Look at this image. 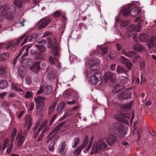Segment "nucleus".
<instances>
[{
    "label": "nucleus",
    "mask_w": 156,
    "mask_h": 156,
    "mask_svg": "<svg viewBox=\"0 0 156 156\" xmlns=\"http://www.w3.org/2000/svg\"><path fill=\"white\" fill-rule=\"evenodd\" d=\"M136 54V53L133 51H129V57L132 58Z\"/></svg>",
    "instance_id": "6e6d98bb"
},
{
    "label": "nucleus",
    "mask_w": 156,
    "mask_h": 156,
    "mask_svg": "<svg viewBox=\"0 0 156 156\" xmlns=\"http://www.w3.org/2000/svg\"><path fill=\"white\" fill-rule=\"evenodd\" d=\"M22 130L18 131L17 136L16 137V143L17 146L18 147L20 148L22 146L23 144L25 136L27 135V134L25 135L23 134V135H22Z\"/></svg>",
    "instance_id": "6e6552de"
},
{
    "label": "nucleus",
    "mask_w": 156,
    "mask_h": 156,
    "mask_svg": "<svg viewBox=\"0 0 156 156\" xmlns=\"http://www.w3.org/2000/svg\"><path fill=\"white\" fill-rule=\"evenodd\" d=\"M151 45L150 44H148V47L150 49H151L152 48H153L156 52V37L153 39L151 38Z\"/></svg>",
    "instance_id": "5701e85b"
},
{
    "label": "nucleus",
    "mask_w": 156,
    "mask_h": 156,
    "mask_svg": "<svg viewBox=\"0 0 156 156\" xmlns=\"http://www.w3.org/2000/svg\"><path fill=\"white\" fill-rule=\"evenodd\" d=\"M140 10L137 8H131L129 6H125L120 11V12L124 16H129L130 14L133 16L136 17L139 13Z\"/></svg>",
    "instance_id": "f03ea898"
},
{
    "label": "nucleus",
    "mask_w": 156,
    "mask_h": 156,
    "mask_svg": "<svg viewBox=\"0 0 156 156\" xmlns=\"http://www.w3.org/2000/svg\"><path fill=\"white\" fill-rule=\"evenodd\" d=\"M100 60L97 58L90 59L89 62L90 69L92 71H95L99 68Z\"/></svg>",
    "instance_id": "1a4fd4ad"
},
{
    "label": "nucleus",
    "mask_w": 156,
    "mask_h": 156,
    "mask_svg": "<svg viewBox=\"0 0 156 156\" xmlns=\"http://www.w3.org/2000/svg\"><path fill=\"white\" fill-rule=\"evenodd\" d=\"M45 56L44 53L39 52L34 57L35 60H44Z\"/></svg>",
    "instance_id": "c85d7f7f"
},
{
    "label": "nucleus",
    "mask_w": 156,
    "mask_h": 156,
    "mask_svg": "<svg viewBox=\"0 0 156 156\" xmlns=\"http://www.w3.org/2000/svg\"><path fill=\"white\" fill-rule=\"evenodd\" d=\"M56 105V102L50 106L49 110H51V111H52L54 109V108H55Z\"/></svg>",
    "instance_id": "69168bd1"
},
{
    "label": "nucleus",
    "mask_w": 156,
    "mask_h": 156,
    "mask_svg": "<svg viewBox=\"0 0 156 156\" xmlns=\"http://www.w3.org/2000/svg\"><path fill=\"white\" fill-rule=\"evenodd\" d=\"M51 19L47 17L41 19L37 24L38 29H41L44 28L51 22Z\"/></svg>",
    "instance_id": "9d476101"
},
{
    "label": "nucleus",
    "mask_w": 156,
    "mask_h": 156,
    "mask_svg": "<svg viewBox=\"0 0 156 156\" xmlns=\"http://www.w3.org/2000/svg\"><path fill=\"white\" fill-rule=\"evenodd\" d=\"M44 94L47 95L51 94L52 92V87L50 85H47L44 88Z\"/></svg>",
    "instance_id": "a878e982"
},
{
    "label": "nucleus",
    "mask_w": 156,
    "mask_h": 156,
    "mask_svg": "<svg viewBox=\"0 0 156 156\" xmlns=\"http://www.w3.org/2000/svg\"><path fill=\"white\" fill-rule=\"evenodd\" d=\"M9 54L8 53H4L0 55V61H5L9 57Z\"/></svg>",
    "instance_id": "72a5a7b5"
},
{
    "label": "nucleus",
    "mask_w": 156,
    "mask_h": 156,
    "mask_svg": "<svg viewBox=\"0 0 156 156\" xmlns=\"http://www.w3.org/2000/svg\"><path fill=\"white\" fill-rule=\"evenodd\" d=\"M32 95L31 93L29 91H27L25 94V97L26 98H30L32 97Z\"/></svg>",
    "instance_id": "052dcab7"
},
{
    "label": "nucleus",
    "mask_w": 156,
    "mask_h": 156,
    "mask_svg": "<svg viewBox=\"0 0 156 156\" xmlns=\"http://www.w3.org/2000/svg\"><path fill=\"white\" fill-rule=\"evenodd\" d=\"M66 147V144L65 143H62V145L59 146L58 148V152L62 153L63 154L64 153V150Z\"/></svg>",
    "instance_id": "58836bf2"
},
{
    "label": "nucleus",
    "mask_w": 156,
    "mask_h": 156,
    "mask_svg": "<svg viewBox=\"0 0 156 156\" xmlns=\"http://www.w3.org/2000/svg\"><path fill=\"white\" fill-rule=\"evenodd\" d=\"M147 35L146 34H142L139 37V39L142 42L146 41L147 39Z\"/></svg>",
    "instance_id": "4c0bfd02"
},
{
    "label": "nucleus",
    "mask_w": 156,
    "mask_h": 156,
    "mask_svg": "<svg viewBox=\"0 0 156 156\" xmlns=\"http://www.w3.org/2000/svg\"><path fill=\"white\" fill-rule=\"evenodd\" d=\"M47 123L45 124L44 126V129L42 131L41 133H43L44 134V133H45L49 128L50 127L48 125H46Z\"/></svg>",
    "instance_id": "bf43d9fd"
},
{
    "label": "nucleus",
    "mask_w": 156,
    "mask_h": 156,
    "mask_svg": "<svg viewBox=\"0 0 156 156\" xmlns=\"http://www.w3.org/2000/svg\"><path fill=\"white\" fill-rule=\"evenodd\" d=\"M39 35L36 33H34L30 35L27 36L24 40L23 42L21 44L20 46L23 45L28 40L29 41L34 42L38 37Z\"/></svg>",
    "instance_id": "f3484780"
},
{
    "label": "nucleus",
    "mask_w": 156,
    "mask_h": 156,
    "mask_svg": "<svg viewBox=\"0 0 156 156\" xmlns=\"http://www.w3.org/2000/svg\"><path fill=\"white\" fill-rule=\"evenodd\" d=\"M9 144V141L8 140H5L4 143L3 145V149H4L5 148V147H6Z\"/></svg>",
    "instance_id": "338daca9"
},
{
    "label": "nucleus",
    "mask_w": 156,
    "mask_h": 156,
    "mask_svg": "<svg viewBox=\"0 0 156 156\" xmlns=\"http://www.w3.org/2000/svg\"><path fill=\"white\" fill-rule=\"evenodd\" d=\"M36 47L38 49L39 52L44 53L46 51V48L44 45H36Z\"/></svg>",
    "instance_id": "e433bc0d"
},
{
    "label": "nucleus",
    "mask_w": 156,
    "mask_h": 156,
    "mask_svg": "<svg viewBox=\"0 0 156 156\" xmlns=\"http://www.w3.org/2000/svg\"><path fill=\"white\" fill-rule=\"evenodd\" d=\"M66 105V103L63 102H62L58 105L56 110L58 113H60L64 109Z\"/></svg>",
    "instance_id": "cd10ccee"
},
{
    "label": "nucleus",
    "mask_w": 156,
    "mask_h": 156,
    "mask_svg": "<svg viewBox=\"0 0 156 156\" xmlns=\"http://www.w3.org/2000/svg\"><path fill=\"white\" fill-rule=\"evenodd\" d=\"M26 34H25L22 35L16 41V42H10L7 44V45L6 46L5 48L6 49H10L12 48L15 47L16 45H18L20 43V42L26 37Z\"/></svg>",
    "instance_id": "4468645a"
},
{
    "label": "nucleus",
    "mask_w": 156,
    "mask_h": 156,
    "mask_svg": "<svg viewBox=\"0 0 156 156\" xmlns=\"http://www.w3.org/2000/svg\"><path fill=\"white\" fill-rule=\"evenodd\" d=\"M47 122V120L44 121L42 125H41V126L38 128L37 131L34 133V135L35 136V138L37 137V135L39 134L40 131L42 129L44 126L45 124Z\"/></svg>",
    "instance_id": "f704fd0d"
},
{
    "label": "nucleus",
    "mask_w": 156,
    "mask_h": 156,
    "mask_svg": "<svg viewBox=\"0 0 156 156\" xmlns=\"http://www.w3.org/2000/svg\"><path fill=\"white\" fill-rule=\"evenodd\" d=\"M72 114V111L70 109H68L66 111L65 114L67 117L70 116Z\"/></svg>",
    "instance_id": "4d7b16f0"
},
{
    "label": "nucleus",
    "mask_w": 156,
    "mask_h": 156,
    "mask_svg": "<svg viewBox=\"0 0 156 156\" xmlns=\"http://www.w3.org/2000/svg\"><path fill=\"white\" fill-rule=\"evenodd\" d=\"M82 150V148L81 147H79L77 148L75 151V154L76 155H78L80 154V152H81Z\"/></svg>",
    "instance_id": "de8ad7c7"
},
{
    "label": "nucleus",
    "mask_w": 156,
    "mask_h": 156,
    "mask_svg": "<svg viewBox=\"0 0 156 156\" xmlns=\"http://www.w3.org/2000/svg\"><path fill=\"white\" fill-rule=\"evenodd\" d=\"M30 47L31 46H24L23 47V48L21 49L20 52V53H21V54H22L23 51H25L24 53L21 56V58H23L24 57H25L26 56H27L28 53V52L29 51V49Z\"/></svg>",
    "instance_id": "393cba45"
},
{
    "label": "nucleus",
    "mask_w": 156,
    "mask_h": 156,
    "mask_svg": "<svg viewBox=\"0 0 156 156\" xmlns=\"http://www.w3.org/2000/svg\"><path fill=\"white\" fill-rule=\"evenodd\" d=\"M18 74L22 78H23L24 77L25 74L24 72L21 69V68H19L18 70Z\"/></svg>",
    "instance_id": "79ce46f5"
},
{
    "label": "nucleus",
    "mask_w": 156,
    "mask_h": 156,
    "mask_svg": "<svg viewBox=\"0 0 156 156\" xmlns=\"http://www.w3.org/2000/svg\"><path fill=\"white\" fill-rule=\"evenodd\" d=\"M57 117V115L55 114L51 118L49 123L50 126H51L52 123Z\"/></svg>",
    "instance_id": "864d4df0"
},
{
    "label": "nucleus",
    "mask_w": 156,
    "mask_h": 156,
    "mask_svg": "<svg viewBox=\"0 0 156 156\" xmlns=\"http://www.w3.org/2000/svg\"><path fill=\"white\" fill-rule=\"evenodd\" d=\"M41 63V61L34 62L33 66L30 68V69L35 73H37L40 69V64Z\"/></svg>",
    "instance_id": "aec40b11"
},
{
    "label": "nucleus",
    "mask_w": 156,
    "mask_h": 156,
    "mask_svg": "<svg viewBox=\"0 0 156 156\" xmlns=\"http://www.w3.org/2000/svg\"><path fill=\"white\" fill-rule=\"evenodd\" d=\"M17 133V130L15 128H14L12 132V133L11 135V141L12 142V143L11 144V146L9 147V149H8L7 150V151L8 153H9V152H10L11 150H12V149L13 146V144H12V143H13V141H14V138L15 137Z\"/></svg>",
    "instance_id": "6ab92c4d"
},
{
    "label": "nucleus",
    "mask_w": 156,
    "mask_h": 156,
    "mask_svg": "<svg viewBox=\"0 0 156 156\" xmlns=\"http://www.w3.org/2000/svg\"><path fill=\"white\" fill-rule=\"evenodd\" d=\"M128 21L126 20L122 21L120 23V25L122 27H126L129 24Z\"/></svg>",
    "instance_id": "3c124183"
},
{
    "label": "nucleus",
    "mask_w": 156,
    "mask_h": 156,
    "mask_svg": "<svg viewBox=\"0 0 156 156\" xmlns=\"http://www.w3.org/2000/svg\"><path fill=\"white\" fill-rule=\"evenodd\" d=\"M6 69V68L5 67L0 68V75L1 76L3 77L5 75Z\"/></svg>",
    "instance_id": "a18cd8bd"
},
{
    "label": "nucleus",
    "mask_w": 156,
    "mask_h": 156,
    "mask_svg": "<svg viewBox=\"0 0 156 156\" xmlns=\"http://www.w3.org/2000/svg\"><path fill=\"white\" fill-rule=\"evenodd\" d=\"M88 142V137L86 136L85 138L83 144L82 145V147L84 148L87 147Z\"/></svg>",
    "instance_id": "09e8293b"
},
{
    "label": "nucleus",
    "mask_w": 156,
    "mask_h": 156,
    "mask_svg": "<svg viewBox=\"0 0 156 156\" xmlns=\"http://www.w3.org/2000/svg\"><path fill=\"white\" fill-rule=\"evenodd\" d=\"M68 94H69L70 96L74 98L75 100L78 98L79 97L77 92L74 90H70L69 93Z\"/></svg>",
    "instance_id": "473e14b6"
},
{
    "label": "nucleus",
    "mask_w": 156,
    "mask_h": 156,
    "mask_svg": "<svg viewBox=\"0 0 156 156\" xmlns=\"http://www.w3.org/2000/svg\"><path fill=\"white\" fill-rule=\"evenodd\" d=\"M12 89L15 91H21L22 90L20 88L19 85L14 83H12Z\"/></svg>",
    "instance_id": "c756f323"
},
{
    "label": "nucleus",
    "mask_w": 156,
    "mask_h": 156,
    "mask_svg": "<svg viewBox=\"0 0 156 156\" xmlns=\"http://www.w3.org/2000/svg\"><path fill=\"white\" fill-rule=\"evenodd\" d=\"M57 132L58 131L57 130H54V129L53 131L49 133L47 137V139L46 140L47 143H48L50 140L56 136V135Z\"/></svg>",
    "instance_id": "4be33fe9"
},
{
    "label": "nucleus",
    "mask_w": 156,
    "mask_h": 156,
    "mask_svg": "<svg viewBox=\"0 0 156 156\" xmlns=\"http://www.w3.org/2000/svg\"><path fill=\"white\" fill-rule=\"evenodd\" d=\"M134 100H132L128 103L123 104L120 106V108L123 110H127L131 108Z\"/></svg>",
    "instance_id": "412c9836"
},
{
    "label": "nucleus",
    "mask_w": 156,
    "mask_h": 156,
    "mask_svg": "<svg viewBox=\"0 0 156 156\" xmlns=\"http://www.w3.org/2000/svg\"><path fill=\"white\" fill-rule=\"evenodd\" d=\"M44 135V134L43 133H41L40 135L39 138H37V141L38 142H40L43 139Z\"/></svg>",
    "instance_id": "680f3d73"
},
{
    "label": "nucleus",
    "mask_w": 156,
    "mask_h": 156,
    "mask_svg": "<svg viewBox=\"0 0 156 156\" xmlns=\"http://www.w3.org/2000/svg\"><path fill=\"white\" fill-rule=\"evenodd\" d=\"M61 12L60 11H56L53 13V16L55 18L59 17L61 14Z\"/></svg>",
    "instance_id": "49530a36"
},
{
    "label": "nucleus",
    "mask_w": 156,
    "mask_h": 156,
    "mask_svg": "<svg viewBox=\"0 0 156 156\" xmlns=\"http://www.w3.org/2000/svg\"><path fill=\"white\" fill-rule=\"evenodd\" d=\"M94 136H93V135L91 136L90 138L89 145L88 146V147L87 148V151H88L89 150H90L91 144H92V141L94 140Z\"/></svg>",
    "instance_id": "8fccbe9b"
},
{
    "label": "nucleus",
    "mask_w": 156,
    "mask_h": 156,
    "mask_svg": "<svg viewBox=\"0 0 156 156\" xmlns=\"http://www.w3.org/2000/svg\"><path fill=\"white\" fill-rule=\"evenodd\" d=\"M47 41L46 39H42V38H40L38 41L37 43L40 44H44L46 43Z\"/></svg>",
    "instance_id": "603ef678"
},
{
    "label": "nucleus",
    "mask_w": 156,
    "mask_h": 156,
    "mask_svg": "<svg viewBox=\"0 0 156 156\" xmlns=\"http://www.w3.org/2000/svg\"><path fill=\"white\" fill-rule=\"evenodd\" d=\"M21 55V53H20L17 56V57L14 59V60L13 61V65L14 66H15V65L16 64V63H17V60Z\"/></svg>",
    "instance_id": "13d9d810"
},
{
    "label": "nucleus",
    "mask_w": 156,
    "mask_h": 156,
    "mask_svg": "<svg viewBox=\"0 0 156 156\" xmlns=\"http://www.w3.org/2000/svg\"><path fill=\"white\" fill-rule=\"evenodd\" d=\"M9 7L7 4L2 5L0 6V12L2 15L6 16L8 20H11L13 17V14L9 11Z\"/></svg>",
    "instance_id": "423d86ee"
},
{
    "label": "nucleus",
    "mask_w": 156,
    "mask_h": 156,
    "mask_svg": "<svg viewBox=\"0 0 156 156\" xmlns=\"http://www.w3.org/2000/svg\"><path fill=\"white\" fill-rule=\"evenodd\" d=\"M47 70L49 71L48 73V77L49 80H52L55 77V72L54 71L50 70L49 67L47 68Z\"/></svg>",
    "instance_id": "bb28decb"
},
{
    "label": "nucleus",
    "mask_w": 156,
    "mask_h": 156,
    "mask_svg": "<svg viewBox=\"0 0 156 156\" xmlns=\"http://www.w3.org/2000/svg\"><path fill=\"white\" fill-rule=\"evenodd\" d=\"M130 117V115L128 113H122L120 115L116 117V119L119 121L121 122L126 124L129 123L128 121L126 118L129 119Z\"/></svg>",
    "instance_id": "f8f14e48"
},
{
    "label": "nucleus",
    "mask_w": 156,
    "mask_h": 156,
    "mask_svg": "<svg viewBox=\"0 0 156 156\" xmlns=\"http://www.w3.org/2000/svg\"><path fill=\"white\" fill-rule=\"evenodd\" d=\"M116 76L115 74L111 72L110 71L107 72L104 76V81L106 83L110 80L111 82H113Z\"/></svg>",
    "instance_id": "9b49d317"
},
{
    "label": "nucleus",
    "mask_w": 156,
    "mask_h": 156,
    "mask_svg": "<svg viewBox=\"0 0 156 156\" xmlns=\"http://www.w3.org/2000/svg\"><path fill=\"white\" fill-rule=\"evenodd\" d=\"M101 74L99 72H95L94 75L90 77V82L92 84H95L98 82V78H101Z\"/></svg>",
    "instance_id": "dca6fc26"
},
{
    "label": "nucleus",
    "mask_w": 156,
    "mask_h": 156,
    "mask_svg": "<svg viewBox=\"0 0 156 156\" xmlns=\"http://www.w3.org/2000/svg\"><path fill=\"white\" fill-rule=\"evenodd\" d=\"M118 97L121 100L131 99L132 97V93L128 90H125L120 93Z\"/></svg>",
    "instance_id": "ddd939ff"
},
{
    "label": "nucleus",
    "mask_w": 156,
    "mask_h": 156,
    "mask_svg": "<svg viewBox=\"0 0 156 156\" xmlns=\"http://www.w3.org/2000/svg\"><path fill=\"white\" fill-rule=\"evenodd\" d=\"M48 41V48H52V52L54 54V58H56L58 55L59 52V47L57 43V41L55 39L49 38Z\"/></svg>",
    "instance_id": "7ed1b4c3"
},
{
    "label": "nucleus",
    "mask_w": 156,
    "mask_h": 156,
    "mask_svg": "<svg viewBox=\"0 0 156 156\" xmlns=\"http://www.w3.org/2000/svg\"><path fill=\"white\" fill-rule=\"evenodd\" d=\"M112 127L114 130L118 132L117 135L119 138L124 137L126 134L124 126L119 122L114 123L112 125Z\"/></svg>",
    "instance_id": "20e7f679"
},
{
    "label": "nucleus",
    "mask_w": 156,
    "mask_h": 156,
    "mask_svg": "<svg viewBox=\"0 0 156 156\" xmlns=\"http://www.w3.org/2000/svg\"><path fill=\"white\" fill-rule=\"evenodd\" d=\"M14 4L18 8H20L22 6V2L20 0H15Z\"/></svg>",
    "instance_id": "a19ab883"
},
{
    "label": "nucleus",
    "mask_w": 156,
    "mask_h": 156,
    "mask_svg": "<svg viewBox=\"0 0 156 156\" xmlns=\"http://www.w3.org/2000/svg\"><path fill=\"white\" fill-rule=\"evenodd\" d=\"M48 61L52 65L55 64L53 58L52 56H50L48 58Z\"/></svg>",
    "instance_id": "e2e57ef3"
},
{
    "label": "nucleus",
    "mask_w": 156,
    "mask_h": 156,
    "mask_svg": "<svg viewBox=\"0 0 156 156\" xmlns=\"http://www.w3.org/2000/svg\"><path fill=\"white\" fill-rule=\"evenodd\" d=\"M80 142V139L79 137L76 138L74 140V145L73 146V148L75 147Z\"/></svg>",
    "instance_id": "5fc2aeb1"
},
{
    "label": "nucleus",
    "mask_w": 156,
    "mask_h": 156,
    "mask_svg": "<svg viewBox=\"0 0 156 156\" xmlns=\"http://www.w3.org/2000/svg\"><path fill=\"white\" fill-rule=\"evenodd\" d=\"M133 49L137 51H140L142 50L143 46L140 44H136L133 47Z\"/></svg>",
    "instance_id": "2f4dec72"
},
{
    "label": "nucleus",
    "mask_w": 156,
    "mask_h": 156,
    "mask_svg": "<svg viewBox=\"0 0 156 156\" xmlns=\"http://www.w3.org/2000/svg\"><path fill=\"white\" fill-rule=\"evenodd\" d=\"M125 88V85L122 84V85L120 84H117L116 86L114 87V90L113 92L115 93H116L119 92L120 90L123 89Z\"/></svg>",
    "instance_id": "b1692460"
},
{
    "label": "nucleus",
    "mask_w": 156,
    "mask_h": 156,
    "mask_svg": "<svg viewBox=\"0 0 156 156\" xmlns=\"http://www.w3.org/2000/svg\"><path fill=\"white\" fill-rule=\"evenodd\" d=\"M66 123L65 121H63L59 123L57 126L54 128V130H56L57 131H59L60 129V128L63 126Z\"/></svg>",
    "instance_id": "c9c22d12"
},
{
    "label": "nucleus",
    "mask_w": 156,
    "mask_h": 156,
    "mask_svg": "<svg viewBox=\"0 0 156 156\" xmlns=\"http://www.w3.org/2000/svg\"><path fill=\"white\" fill-rule=\"evenodd\" d=\"M45 98L44 97L39 96L34 99L35 102L36 108L37 110L41 111L43 110L45 106L44 101Z\"/></svg>",
    "instance_id": "0eeeda50"
},
{
    "label": "nucleus",
    "mask_w": 156,
    "mask_h": 156,
    "mask_svg": "<svg viewBox=\"0 0 156 156\" xmlns=\"http://www.w3.org/2000/svg\"><path fill=\"white\" fill-rule=\"evenodd\" d=\"M107 147L106 144L102 140L98 139V142H94L92 146L90 154H93L98 153L99 151L105 149Z\"/></svg>",
    "instance_id": "39448f33"
},
{
    "label": "nucleus",
    "mask_w": 156,
    "mask_h": 156,
    "mask_svg": "<svg viewBox=\"0 0 156 156\" xmlns=\"http://www.w3.org/2000/svg\"><path fill=\"white\" fill-rule=\"evenodd\" d=\"M32 122H28L27 128V129L25 130L24 131L23 133V134L24 135H25L26 134H27L31 126H32Z\"/></svg>",
    "instance_id": "c03bdc74"
},
{
    "label": "nucleus",
    "mask_w": 156,
    "mask_h": 156,
    "mask_svg": "<svg viewBox=\"0 0 156 156\" xmlns=\"http://www.w3.org/2000/svg\"><path fill=\"white\" fill-rule=\"evenodd\" d=\"M107 142L109 146L114 145L115 143L117 142V137L116 135L110 134L107 137Z\"/></svg>",
    "instance_id": "2eb2a0df"
},
{
    "label": "nucleus",
    "mask_w": 156,
    "mask_h": 156,
    "mask_svg": "<svg viewBox=\"0 0 156 156\" xmlns=\"http://www.w3.org/2000/svg\"><path fill=\"white\" fill-rule=\"evenodd\" d=\"M25 81L26 83L28 85H30L31 83V81L30 78H27L25 79Z\"/></svg>",
    "instance_id": "774afa93"
},
{
    "label": "nucleus",
    "mask_w": 156,
    "mask_h": 156,
    "mask_svg": "<svg viewBox=\"0 0 156 156\" xmlns=\"http://www.w3.org/2000/svg\"><path fill=\"white\" fill-rule=\"evenodd\" d=\"M107 47H101L99 51V53L101 55H105L107 53Z\"/></svg>",
    "instance_id": "ea45409f"
},
{
    "label": "nucleus",
    "mask_w": 156,
    "mask_h": 156,
    "mask_svg": "<svg viewBox=\"0 0 156 156\" xmlns=\"http://www.w3.org/2000/svg\"><path fill=\"white\" fill-rule=\"evenodd\" d=\"M120 59L122 63L125 64L129 70L125 67L118 66L117 67L116 72L119 75L124 73L127 75L128 72L131 69L133 65L128 59L122 56H120Z\"/></svg>",
    "instance_id": "f257e3e1"
},
{
    "label": "nucleus",
    "mask_w": 156,
    "mask_h": 156,
    "mask_svg": "<svg viewBox=\"0 0 156 156\" xmlns=\"http://www.w3.org/2000/svg\"><path fill=\"white\" fill-rule=\"evenodd\" d=\"M44 89H43L42 87H41L40 89L37 92V94H41L43 93H44Z\"/></svg>",
    "instance_id": "0e129e2a"
},
{
    "label": "nucleus",
    "mask_w": 156,
    "mask_h": 156,
    "mask_svg": "<svg viewBox=\"0 0 156 156\" xmlns=\"http://www.w3.org/2000/svg\"><path fill=\"white\" fill-rule=\"evenodd\" d=\"M21 63L23 66L25 68H29L32 64L33 61L32 59L29 58H21Z\"/></svg>",
    "instance_id": "a211bd4d"
},
{
    "label": "nucleus",
    "mask_w": 156,
    "mask_h": 156,
    "mask_svg": "<svg viewBox=\"0 0 156 156\" xmlns=\"http://www.w3.org/2000/svg\"><path fill=\"white\" fill-rule=\"evenodd\" d=\"M55 144V141H52L49 145L48 148L49 150L52 152H53L54 150V145Z\"/></svg>",
    "instance_id": "37998d69"
},
{
    "label": "nucleus",
    "mask_w": 156,
    "mask_h": 156,
    "mask_svg": "<svg viewBox=\"0 0 156 156\" xmlns=\"http://www.w3.org/2000/svg\"><path fill=\"white\" fill-rule=\"evenodd\" d=\"M8 83L6 80H2L0 81V89H3L6 87Z\"/></svg>",
    "instance_id": "7c9ffc66"
}]
</instances>
